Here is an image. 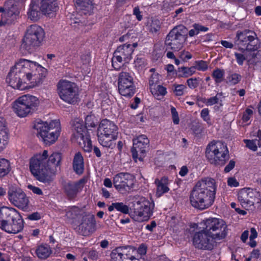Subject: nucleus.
<instances>
[{
  "label": "nucleus",
  "instance_id": "nucleus-23",
  "mask_svg": "<svg viewBox=\"0 0 261 261\" xmlns=\"http://www.w3.org/2000/svg\"><path fill=\"white\" fill-rule=\"evenodd\" d=\"M132 179V175L128 173H119L116 175L113 179L115 188L121 191L129 187V182Z\"/></svg>",
  "mask_w": 261,
  "mask_h": 261
},
{
  "label": "nucleus",
  "instance_id": "nucleus-6",
  "mask_svg": "<svg viewBox=\"0 0 261 261\" xmlns=\"http://www.w3.org/2000/svg\"><path fill=\"white\" fill-rule=\"evenodd\" d=\"M34 128L37 130L38 137L47 145L56 141L61 131L60 122L57 120L51 121L49 124L40 120L35 124Z\"/></svg>",
  "mask_w": 261,
  "mask_h": 261
},
{
  "label": "nucleus",
  "instance_id": "nucleus-9",
  "mask_svg": "<svg viewBox=\"0 0 261 261\" xmlns=\"http://www.w3.org/2000/svg\"><path fill=\"white\" fill-rule=\"evenodd\" d=\"M39 103V101L36 97L27 94L17 98L13 103L12 107L16 115L23 118L33 113Z\"/></svg>",
  "mask_w": 261,
  "mask_h": 261
},
{
  "label": "nucleus",
  "instance_id": "nucleus-20",
  "mask_svg": "<svg viewBox=\"0 0 261 261\" xmlns=\"http://www.w3.org/2000/svg\"><path fill=\"white\" fill-rule=\"evenodd\" d=\"M149 140L146 136L142 135L133 140V146L131 149L132 156L134 160L138 159L143 161L146 149L148 148Z\"/></svg>",
  "mask_w": 261,
  "mask_h": 261
},
{
  "label": "nucleus",
  "instance_id": "nucleus-21",
  "mask_svg": "<svg viewBox=\"0 0 261 261\" xmlns=\"http://www.w3.org/2000/svg\"><path fill=\"white\" fill-rule=\"evenodd\" d=\"M96 221L94 216L89 213L85 212L81 218V223L79 225V231L83 236L89 235L95 231Z\"/></svg>",
  "mask_w": 261,
  "mask_h": 261
},
{
  "label": "nucleus",
  "instance_id": "nucleus-34",
  "mask_svg": "<svg viewBox=\"0 0 261 261\" xmlns=\"http://www.w3.org/2000/svg\"><path fill=\"white\" fill-rule=\"evenodd\" d=\"M150 90L152 94L157 99H161L167 93L166 88L160 85H158L154 87H151Z\"/></svg>",
  "mask_w": 261,
  "mask_h": 261
},
{
  "label": "nucleus",
  "instance_id": "nucleus-35",
  "mask_svg": "<svg viewBox=\"0 0 261 261\" xmlns=\"http://www.w3.org/2000/svg\"><path fill=\"white\" fill-rule=\"evenodd\" d=\"M85 212L77 207L74 206L69 209L66 214L67 218L70 219H76L82 218L83 214Z\"/></svg>",
  "mask_w": 261,
  "mask_h": 261
},
{
  "label": "nucleus",
  "instance_id": "nucleus-64",
  "mask_svg": "<svg viewBox=\"0 0 261 261\" xmlns=\"http://www.w3.org/2000/svg\"><path fill=\"white\" fill-rule=\"evenodd\" d=\"M250 232H251V234L249 237L250 240L254 239L255 238H256L257 237V232L254 228L252 227L251 228Z\"/></svg>",
  "mask_w": 261,
  "mask_h": 261
},
{
  "label": "nucleus",
  "instance_id": "nucleus-63",
  "mask_svg": "<svg viewBox=\"0 0 261 261\" xmlns=\"http://www.w3.org/2000/svg\"><path fill=\"white\" fill-rule=\"evenodd\" d=\"M249 236V231L248 230H245L242 234L241 236V239L243 242H246V240L248 238Z\"/></svg>",
  "mask_w": 261,
  "mask_h": 261
},
{
  "label": "nucleus",
  "instance_id": "nucleus-15",
  "mask_svg": "<svg viewBox=\"0 0 261 261\" xmlns=\"http://www.w3.org/2000/svg\"><path fill=\"white\" fill-rule=\"evenodd\" d=\"M204 225V229L217 240L224 239L227 234V226L221 219L210 218L205 220Z\"/></svg>",
  "mask_w": 261,
  "mask_h": 261
},
{
  "label": "nucleus",
  "instance_id": "nucleus-14",
  "mask_svg": "<svg viewBox=\"0 0 261 261\" xmlns=\"http://www.w3.org/2000/svg\"><path fill=\"white\" fill-rule=\"evenodd\" d=\"M137 46L136 43L124 44L118 46L113 54L112 59V64L113 68L119 70L123 62L128 63L132 58V55L134 48Z\"/></svg>",
  "mask_w": 261,
  "mask_h": 261
},
{
  "label": "nucleus",
  "instance_id": "nucleus-40",
  "mask_svg": "<svg viewBox=\"0 0 261 261\" xmlns=\"http://www.w3.org/2000/svg\"><path fill=\"white\" fill-rule=\"evenodd\" d=\"M222 95L223 93L220 92L217 93L216 96L207 99L205 101L206 105L207 106H212L215 104L218 103L219 102H222V100L221 99V98Z\"/></svg>",
  "mask_w": 261,
  "mask_h": 261
},
{
  "label": "nucleus",
  "instance_id": "nucleus-38",
  "mask_svg": "<svg viewBox=\"0 0 261 261\" xmlns=\"http://www.w3.org/2000/svg\"><path fill=\"white\" fill-rule=\"evenodd\" d=\"M178 71L179 72H181L179 74L180 76L187 77L195 72V68L194 66L191 67H181L178 68Z\"/></svg>",
  "mask_w": 261,
  "mask_h": 261
},
{
  "label": "nucleus",
  "instance_id": "nucleus-42",
  "mask_svg": "<svg viewBox=\"0 0 261 261\" xmlns=\"http://www.w3.org/2000/svg\"><path fill=\"white\" fill-rule=\"evenodd\" d=\"M0 138L8 139V131L6 127L5 120L0 117Z\"/></svg>",
  "mask_w": 261,
  "mask_h": 261
},
{
  "label": "nucleus",
  "instance_id": "nucleus-10",
  "mask_svg": "<svg viewBox=\"0 0 261 261\" xmlns=\"http://www.w3.org/2000/svg\"><path fill=\"white\" fill-rule=\"evenodd\" d=\"M45 35L43 29L37 24L29 26L22 40L21 46L29 51L39 46Z\"/></svg>",
  "mask_w": 261,
  "mask_h": 261
},
{
  "label": "nucleus",
  "instance_id": "nucleus-48",
  "mask_svg": "<svg viewBox=\"0 0 261 261\" xmlns=\"http://www.w3.org/2000/svg\"><path fill=\"white\" fill-rule=\"evenodd\" d=\"M194 66L195 69H197L199 71H204L206 70L208 68L207 62L202 60L196 61Z\"/></svg>",
  "mask_w": 261,
  "mask_h": 261
},
{
  "label": "nucleus",
  "instance_id": "nucleus-1",
  "mask_svg": "<svg viewBox=\"0 0 261 261\" xmlns=\"http://www.w3.org/2000/svg\"><path fill=\"white\" fill-rule=\"evenodd\" d=\"M46 74V69L36 62L21 59L11 69L6 81L12 88L22 90L40 84Z\"/></svg>",
  "mask_w": 261,
  "mask_h": 261
},
{
  "label": "nucleus",
  "instance_id": "nucleus-53",
  "mask_svg": "<svg viewBox=\"0 0 261 261\" xmlns=\"http://www.w3.org/2000/svg\"><path fill=\"white\" fill-rule=\"evenodd\" d=\"M171 112L172 114L173 123L175 124L179 123V119L178 117V113L175 108L172 107L171 109Z\"/></svg>",
  "mask_w": 261,
  "mask_h": 261
},
{
  "label": "nucleus",
  "instance_id": "nucleus-32",
  "mask_svg": "<svg viewBox=\"0 0 261 261\" xmlns=\"http://www.w3.org/2000/svg\"><path fill=\"white\" fill-rule=\"evenodd\" d=\"M41 13L42 12L40 10V8H39L38 5L34 1H32L28 12L29 18L32 20L37 21L40 18Z\"/></svg>",
  "mask_w": 261,
  "mask_h": 261
},
{
  "label": "nucleus",
  "instance_id": "nucleus-41",
  "mask_svg": "<svg viewBox=\"0 0 261 261\" xmlns=\"http://www.w3.org/2000/svg\"><path fill=\"white\" fill-rule=\"evenodd\" d=\"M120 248H117L112 251L110 254L111 261H123V254L120 252Z\"/></svg>",
  "mask_w": 261,
  "mask_h": 261
},
{
  "label": "nucleus",
  "instance_id": "nucleus-61",
  "mask_svg": "<svg viewBox=\"0 0 261 261\" xmlns=\"http://www.w3.org/2000/svg\"><path fill=\"white\" fill-rule=\"evenodd\" d=\"M147 247L144 244H141L137 250L138 254L142 255H145L146 253Z\"/></svg>",
  "mask_w": 261,
  "mask_h": 261
},
{
  "label": "nucleus",
  "instance_id": "nucleus-3",
  "mask_svg": "<svg viewBox=\"0 0 261 261\" xmlns=\"http://www.w3.org/2000/svg\"><path fill=\"white\" fill-rule=\"evenodd\" d=\"M48 151L44 150L42 154H38L33 157L30 162V171L39 181L49 183L52 181V176L56 171L47 165Z\"/></svg>",
  "mask_w": 261,
  "mask_h": 261
},
{
  "label": "nucleus",
  "instance_id": "nucleus-7",
  "mask_svg": "<svg viewBox=\"0 0 261 261\" xmlns=\"http://www.w3.org/2000/svg\"><path fill=\"white\" fill-rule=\"evenodd\" d=\"M118 134V127L113 122L106 119L101 121L97 129V137L102 146L111 147L112 142L117 139Z\"/></svg>",
  "mask_w": 261,
  "mask_h": 261
},
{
  "label": "nucleus",
  "instance_id": "nucleus-49",
  "mask_svg": "<svg viewBox=\"0 0 261 261\" xmlns=\"http://www.w3.org/2000/svg\"><path fill=\"white\" fill-rule=\"evenodd\" d=\"M160 75L157 73H153L150 77L149 81V84L150 86V89L151 87H154L158 85L159 82Z\"/></svg>",
  "mask_w": 261,
  "mask_h": 261
},
{
  "label": "nucleus",
  "instance_id": "nucleus-24",
  "mask_svg": "<svg viewBox=\"0 0 261 261\" xmlns=\"http://www.w3.org/2000/svg\"><path fill=\"white\" fill-rule=\"evenodd\" d=\"M85 182V179L83 178L77 182L65 183L64 185V191L68 197L72 198L82 189Z\"/></svg>",
  "mask_w": 261,
  "mask_h": 261
},
{
  "label": "nucleus",
  "instance_id": "nucleus-11",
  "mask_svg": "<svg viewBox=\"0 0 261 261\" xmlns=\"http://www.w3.org/2000/svg\"><path fill=\"white\" fill-rule=\"evenodd\" d=\"M58 94L65 102L74 105L79 100L78 88L76 85L67 80H60L57 84Z\"/></svg>",
  "mask_w": 261,
  "mask_h": 261
},
{
  "label": "nucleus",
  "instance_id": "nucleus-33",
  "mask_svg": "<svg viewBox=\"0 0 261 261\" xmlns=\"http://www.w3.org/2000/svg\"><path fill=\"white\" fill-rule=\"evenodd\" d=\"M134 84V78L131 73L122 71L119 74L118 85Z\"/></svg>",
  "mask_w": 261,
  "mask_h": 261
},
{
  "label": "nucleus",
  "instance_id": "nucleus-4",
  "mask_svg": "<svg viewBox=\"0 0 261 261\" xmlns=\"http://www.w3.org/2000/svg\"><path fill=\"white\" fill-rule=\"evenodd\" d=\"M23 220L14 208L3 207L0 210V228L9 233H17L23 228Z\"/></svg>",
  "mask_w": 261,
  "mask_h": 261
},
{
  "label": "nucleus",
  "instance_id": "nucleus-46",
  "mask_svg": "<svg viewBox=\"0 0 261 261\" xmlns=\"http://www.w3.org/2000/svg\"><path fill=\"white\" fill-rule=\"evenodd\" d=\"M200 81V78H190L187 80L186 83L189 88L194 89L198 87Z\"/></svg>",
  "mask_w": 261,
  "mask_h": 261
},
{
  "label": "nucleus",
  "instance_id": "nucleus-47",
  "mask_svg": "<svg viewBox=\"0 0 261 261\" xmlns=\"http://www.w3.org/2000/svg\"><path fill=\"white\" fill-rule=\"evenodd\" d=\"M115 209L122 213L126 214L129 213V207L122 202H116Z\"/></svg>",
  "mask_w": 261,
  "mask_h": 261
},
{
  "label": "nucleus",
  "instance_id": "nucleus-17",
  "mask_svg": "<svg viewBox=\"0 0 261 261\" xmlns=\"http://www.w3.org/2000/svg\"><path fill=\"white\" fill-rule=\"evenodd\" d=\"M153 206L154 204L147 200L137 201L132 214V218L139 222L148 220L152 214Z\"/></svg>",
  "mask_w": 261,
  "mask_h": 261
},
{
  "label": "nucleus",
  "instance_id": "nucleus-22",
  "mask_svg": "<svg viewBox=\"0 0 261 261\" xmlns=\"http://www.w3.org/2000/svg\"><path fill=\"white\" fill-rule=\"evenodd\" d=\"M6 9L4 14H2V19L8 24L13 23L20 13L18 7L12 1L9 0L6 2Z\"/></svg>",
  "mask_w": 261,
  "mask_h": 261
},
{
  "label": "nucleus",
  "instance_id": "nucleus-5",
  "mask_svg": "<svg viewBox=\"0 0 261 261\" xmlns=\"http://www.w3.org/2000/svg\"><path fill=\"white\" fill-rule=\"evenodd\" d=\"M95 119L94 116L88 115L85 118V125L81 123L76 122L72 126L73 134L71 138L72 141L79 144L86 152H90L92 149V142L89 136L87 134V129L95 126Z\"/></svg>",
  "mask_w": 261,
  "mask_h": 261
},
{
  "label": "nucleus",
  "instance_id": "nucleus-37",
  "mask_svg": "<svg viewBox=\"0 0 261 261\" xmlns=\"http://www.w3.org/2000/svg\"><path fill=\"white\" fill-rule=\"evenodd\" d=\"M225 71L223 69L217 68L213 70L212 76L214 79L216 84L221 83L224 80Z\"/></svg>",
  "mask_w": 261,
  "mask_h": 261
},
{
  "label": "nucleus",
  "instance_id": "nucleus-43",
  "mask_svg": "<svg viewBox=\"0 0 261 261\" xmlns=\"http://www.w3.org/2000/svg\"><path fill=\"white\" fill-rule=\"evenodd\" d=\"M186 89V86L182 84H174L173 85V93L176 96L183 95L184 91Z\"/></svg>",
  "mask_w": 261,
  "mask_h": 261
},
{
  "label": "nucleus",
  "instance_id": "nucleus-57",
  "mask_svg": "<svg viewBox=\"0 0 261 261\" xmlns=\"http://www.w3.org/2000/svg\"><path fill=\"white\" fill-rule=\"evenodd\" d=\"M27 218L30 220H38L41 218V215L38 212H34L29 215Z\"/></svg>",
  "mask_w": 261,
  "mask_h": 261
},
{
  "label": "nucleus",
  "instance_id": "nucleus-26",
  "mask_svg": "<svg viewBox=\"0 0 261 261\" xmlns=\"http://www.w3.org/2000/svg\"><path fill=\"white\" fill-rule=\"evenodd\" d=\"M76 9L82 14H91L93 9V0H75Z\"/></svg>",
  "mask_w": 261,
  "mask_h": 261
},
{
  "label": "nucleus",
  "instance_id": "nucleus-50",
  "mask_svg": "<svg viewBox=\"0 0 261 261\" xmlns=\"http://www.w3.org/2000/svg\"><path fill=\"white\" fill-rule=\"evenodd\" d=\"M200 116L204 121L206 122L207 124L211 125L209 110L207 108H204L201 110Z\"/></svg>",
  "mask_w": 261,
  "mask_h": 261
},
{
  "label": "nucleus",
  "instance_id": "nucleus-51",
  "mask_svg": "<svg viewBox=\"0 0 261 261\" xmlns=\"http://www.w3.org/2000/svg\"><path fill=\"white\" fill-rule=\"evenodd\" d=\"M134 64L135 67L142 68L144 67L146 64L145 60L143 57L138 56L134 61Z\"/></svg>",
  "mask_w": 261,
  "mask_h": 261
},
{
  "label": "nucleus",
  "instance_id": "nucleus-28",
  "mask_svg": "<svg viewBox=\"0 0 261 261\" xmlns=\"http://www.w3.org/2000/svg\"><path fill=\"white\" fill-rule=\"evenodd\" d=\"M36 254L41 259L47 258L52 253L53 251L49 245L44 244L39 245L36 249Z\"/></svg>",
  "mask_w": 261,
  "mask_h": 261
},
{
  "label": "nucleus",
  "instance_id": "nucleus-25",
  "mask_svg": "<svg viewBox=\"0 0 261 261\" xmlns=\"http://www.w3.org/2000/svg\"><path fill=\"white\" fill-rule=\"evenodd\" d=\"M40 10L44 15H49L58 10L56 0H41L40 3Z\"/></svg>",
  "mask_w": 261,
  "mask_h": 261
},
{
  "label": "nucleus",
  "instance_id": "nucleus-29",
  "mask_svg": "<svg viewBox=\"0 0 261 261\" xmlns=\"http://www.w3.org/2000/svg\"><path fill=\"white\" fill-rule=\"evenodd\" d=\"M119 93L125 97H130L136 92V87L134 84L118 85Z\"/></svg>",
  "mask_w": 261,
  "mask_h": 261
},
{
  "label": "nucleus",
  "instance_id": "nucleus-55",
  "mask_svg": "<svg viewBox=\"0 0 261 261\" xmlns=\"http://www.w3.org/2000/svg\"><path fill=\"white\" fill-rule=\"evenodd\" d=\"M179 57L184 61L190 59L192 58L191 54L186 51H182L180 53Z\"/></svg>",
  "mask_w": 261,
  "mask_h": 261
},
{
  "label": "nucleus",
  "instance_id": "nucleus-8",
  "mask_svg": "<svg viewBox=\"0 0 261 261\" xmlns=\"http://www.w3.org/2000/svg\"><path fill=\"white\" fill-rule=\"evenodd\" d=\"M205 155L211 164L223 166L228 159V150L226 145L220 141H213L206 147Z\"/></svg>",
  "mask_w": 261,
  "mask_h": 261
},
{
  "label": "nucleus",
  "instance_id": "nucleus-58",
  "mask_svg": "<svg viewBox=\"0 0 261 261\" xmlns=\"http://www.w3.org/2000/svg\"><path fill=\"white\" fill-rule=\"evenodd\" d=\"M193 27L197 31L198 34L200 32H206L208 30V28L197 23H195Z\"/></svg>",
  "mask_w": 261,
  "mask_h": 261
},
{
  "label": "nucleus",
  "instance_id": "nucleus-30",
  "mask_svg": "<svg viewBox=\"0 0 261 261\" xmlns=\"http://www.w3.org/2000/svg\"><path fill=\"white\" fill-rule=\"evenodd\" d=\"M62 160V155L59 152H54L49 157L47 161V165L51 169H54L56 172L58 168L60 169L61 161Z\"/></svg>",
  "mask_w": 261,
  "mask_h": 261
},
{
  "label": "nucleus",
  "instance_id": "nucleus-60",
  "mask_svg": "<svg viewBox=\"0 0 261 261\" xmlns=\"http://www.w3.org/2000/svg\"><path fill=\"white\" fill-rule=\"evenodd\" d=\"M235 164L236 162L233 160H230L228 165L225 167L224 172L225 173L230 172L234 167Z\"/></svg>",
  "mask_w": 261,
  "mask_h": 261
},
{
  "label": "nucleus",
  "instance_id": "nucleus-45",
  "mask_svg": "<svg viewBox=\"0 0 261 261\" xmlns=\"http://www.w3.org/2000/svg\"><path fill=\"white\" fill-rule=\"evenodd\" d=\"M160 28V21L158 19L152 20L150 24L149 31L156 34L159 32Z\"/></svg>",
  "mask_w": 261,
  "mask_h": 261
},
{
  "label": "nucleus",
  "instance_id": "nucleus-27",
  "mask_svg": "<svg viewBox=\"0 0 261 261\" xmlns=\"http://www.w3.org/2000/svg\"><path fill=\"white\" fill-rule=\"evenodd\" d=\"M73 169L74 172L77 174H82L83 173L84 159L82 154L78 152L75 153L73 160Z\"/></svg>",
  "mask_w": 261,
  "mask_h": 261
},
{
  "label": "nucleus",
  "instance_id": "nucleus-19",
  "mask_svg": "<svg viewBox=\"0 0 261 261\" xmlns=\"http://www.w3.org/2000/svg\"><path fill=\"white\" fill-rule=\"evenodd\" d=\"M236 37L239 44L245 46L249 50H255L258 48V38L256 34L253 31L246 29L243 31H238Z\"/></svg>",
  "mask_w": 261,
  "mask_h": 261
},
{
  "label": "nucleus",
  "instance_id": "nucleus-56",
  "mask_svg": "<svg viewBox=\"0 0 261 261\" xmlns=\"http://www.w3.org/2000/svg\"><path fill=\"white\" fill-rule=\"evenodd\" d=\"M28 188L29 189L32 190L34 194H37L38 195H41L43 194L42 190L38 187L29 185L28 186Z\"/></svg>",
  "mask_w": 261,
  "mask_h": 261
},
{
  "label": "nucleus",
  "instance_id": "nucleus-12",
  "mask_svg": "<svg viewBox=\"0 0 261 261\" xmlns=\"http://www.w3.org/2000/svg\"><path fill=\"white\" fill-rule=\"evenodd\" d=\"M238 199L241 206L246 209L252 210L261 202L260 193L251 188H243L239 190Z\"/></svg>",
  "mask_w": 261,
  "mask_h": 261
},
{
  "label": "nucleus",
  "instance_id": "nucleus-31",
  "mask_svg": "<svg viewBox=\"0 0 261 261\" xmlns=\"http://www.w3.org/2000/svg\"><path fill=\"white\" fill-rule=\"evenodd\" d=\"M155 184L157 186L156 195L159 197L169 191V188L167 186L168 178L167 177H163L160 180L156 179Z\"/></svg>",
  "mask_w": 261,
  "mask_h": 261
},
{
  "label": "nucleus",
  "instance_id": "nucleus-62",
  "mask_svg": "<svg viewBox=\"0 0 261 261\" xmlns=\"http://www.w3.org/2000/svg\"><path fill=\"white\" fill-rule=\"evenodd\" d=\"M133 13L135 15H136V18L137 19L139 20V21H140L142 20V15L140 14V9L138 7H135L134 9V11H133Z\"/></svg>",
  "mask_w": 261,
  "mask_h": 261
},
{
  "label": "nucleus",
  "instance_id": "nucleus-44",
  "mask_svg": "<svg viewBox=\"0 0 261 261\" xmlns=\"http://www.w3.org/2000/svg\"><path fill=\"white\" fill-rule=\"evenodd\" d=\"M242 76L238 73H232L227 77L228 83L231 85H236L241 80Z\"/></svg>",
  "mask_w": 261,
  "mask_h": 261
},
{
  "label": "nucleus",
  "instance_id": "nucleus-13",
  "mask_svg": "<svg viewBox=\"0 0 261 261\" xmlns=\"http://www.w3.org/2000/svg\"><path fill=\"white\" fill-rule=\"evenodd\" d=\"M187 29L182 25L174 28L166 38L165 44L174 51L180 50L187 38Z\"/></svg>",
  "mask_w": 261,
  "mask_h": 261
},
{
  "label": "nucleus",
  "instance_id": "nucleus-59",
  "mask_svg": "<svg viewBox=\"0 0 261 261\" xmlns=\"http://www.w3.org/2000/svg\"><path fill=\"white\" fill-rule=\"evenodd\" d=\"M227 184L230 187H237L239 186V182L234 177H230L227 180Z\"/></svg>",
  "mask_w": 261,
  "mask_h": 261
},
{
  "label": "nucleus",
  "instance_id": "nucleus-2",
  "mask_svg": "<svg viewBox=\"0 0 261 261\" xmlns=\"http://www.w3.org/2000/svg\"><path fill=\"white\" fill-rule=\"evenodd\" d=\"M216 189L215 180L211 177H204L198 180L190 192L191 205L201 211L209 208L214 202Z\"/></svg>",
  "mask_w": 261,
  "mask_h": 261
},
{
  "label": "nucleus",
  "instance_id": "nucleus-54",
  "mask_svg": "<svg viewBox=\"0 0 261 261\" xmlns=\"http://www.w3.org/2000/svg\"><path fill=\"white\" fill-rule=\"evenodd\" d=\"M234 56L238 64L242 65L244 61L246 59L244 55L240 53H235Z\"/></svg>",
  "mask_w": 261,
  "mask_h": 261
},
{
  "label": "nucleus",
  "instance_id": "nucleus-18",
  "mask_svg": "<svg viewBox=\"0 0 261 261\" xmlns=\"http://www.w3.org/2000/svg\"><path fill=\"white\" fill-rule=\"evenodd\" d=\"M217 240L204 229L196 232L193 237V244L196 248L204 250L213 249Z\"/></svg>",
  "mask_w": 261,
  "mask_h": 261
},
{
  "label": "nucleus",
  "instance_id": "nucleus-39",
  "mask_svg": "<svg viewBox=\"0 0 261 261\" xmlns=\"http://www.w3.org/2000/svg\"><path fill=\"white\" fill-rule=\"evenodd\" d=\"M245 143L247 147L253 151H256L257 147H261V143L259 139H254L252 140H245Z\"/></svg>",
  "mask_w": 261,
  "mask_h": 261
},
{
  "label": "nucleus",
  "instance_id": "nucleus-36",
  "mask_svg": "<svg viewBox=\"0 0 261 261\" xmlns=\"http://www.w3.org/2000/svg\"><path fill=\"white\" fill-rule=\"evenodd\" d=\"M11 170L9 161L4 158H0V178L7 175Z\"/></svg>",
  "mask_w": 261,
  "mask_h": 261
},
{
  "label": "nucleus",
  "instance_id": "nucleus-52",
  "mask_svg": "<svg viewBox=\"0 0 261 261\" xmlns=\"http://www.w3.org/2000/svg\"><path fill=\"white\" fill-rule=\"evenodd\" d=\"M253 115V111L249 108H247L245 111L243 113L242 116V120L244 122H248L250 118Z\"/></svg>",
  "mask_w": 261,
  "mask_h": 261
},
{
  "label": "nucleus",
  "instance_id": "nucleus-16",
  "mask_svg": "<svg viewBox=\"0 0 261 261\" xmlns=\"http://www.w3.org/2000/svg\"><path fill=\"white\" fill-rule=\"evenodd\" d=\"M8 196L9 201L16 207L24 211L29 208V198L22 190L16 185L9 187Z\"/></svg>",
  "mask_w": 261,
  "mask_h": 261
}]
</instances>
